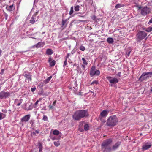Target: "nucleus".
<instances>
[{
  "label": "nucleus",
  "instance_id": "obj_12",
  "mask_svg": "<svg viewBox=\"0 0 152 152\" xmlns=\"http://www.w3.org/2000/svg\"><path fill=\"white\" fill-rule=\"evenodd\" d=\"M103 152H111L113 149L110 146L102 148Z\"/></svg>",
  "mask_w": 152,
  "mask_h": 152
},
{
  "label": "nucleus",
  "instance_id": "obj_44",
  "mask_svg": "<svg viewBox=\"0 0 152 152\" xmlns=\"http://www.w3.org/2000/svg\"><path fill=\"white\" fill-rule=\"evenodd\" d=\"M53 133H60V132L56 130H55L53 131Z\"/></svg>",
  "mask_w": 152,
  "mask_h": 152
},
{
  "label": "nucleus",
  "instance_id": "obj_33",
  "mask_svg": "<svg viewBox=\"0 0 152 152\" xmlns=\"http://www.w3.org/2000/svg\"><path fill=\"white\" fill-rule=\"evenodd\" d=\"M79 49L80 50L82 51H84L85 50V47L83 46H81L79 48Z\"/></svg>",
  "mask_w": 152,
  "mask_h": 152
},
{
  "label": "nucleus",
  "instance_id": "obj_5",
  "mask_svg": "<svg viewBox=\"0 0 152 152\" xmlns=\"http://www.w3.org/2000/svg\"><path fill=\"white\" fill-rule=\"evenodd\" d=\"M10 94L9 92L2 91L0 92V99H2L8 98L10 96Z\"/></svg>",
  "mask_w": 152,
  "mask_h": 152
},
{
  "label": "nucleus",
  "instance_id": "obj_47",
  "mask_svg": "<svg viewBox=\"0 0 152 152\" xmlns=\"http://www.w3.org/2000/svg\"><path fill=\"white\" fill-rule=\"evenodd\" d=\"M36 88L35 87H34L31 88V91L32 92H34L36 90Z\"/></svg>",
  "mask_w": 152,
  "mask_h": 152
},
{
  "label": "nucleus",
  "instance_id": "obj_42",
  "mask_svg": "<svg viewBox=\"0 0 152 152\" xmlns=\"http://www.w3.org/2000/svg\"><path fill=\"white\" fill-rule=\"evenodd\" d=\"M71 54L70 53H68L66 56L65 57V58L66 59H67L69 58V57L70 56Z\"/></svg>",
  "mask_w": 152,
  "mask_h": 152
},
{
  "label": "nucleus",
  "instance_id": "obj_61",
  "mask_svg": "<svg viewBox=\"0 0 152 152\" xmlns=\"http://www.w3.org/2000/svg\"><path fill=\"white\" fill-rule=\"evenodd\" d=\"M76 64H75L73 65V66H76Z\"/></svg>",
  "mask_w": 152,
  "mask_h": 152
},
{
  "label": "nucleus",
  "instance_id": "obj_31",
  "mask_svg": "<svg viewBox=\"0 0 152 152\" xmlns=\"http://www.w3.org/2000/svg\"><path fill=\"white\" fill-rule=\"evenodd\" d=\"M54 145L56 147L58 146L60 144L59 141L57 142H54Z\"/></svg>",
  "mask_w": 152,
  "mask_h": 152
},
{
  "label": "nucleus",
  "instance_id": "obj_48",
  "mask_svg": "<svg viewBox=\"0 0 152 152\" xmlns=\"http://www.w3.org/2000/svg\"><path fill=\"white\" fill-rule=\"evenodd\" d=\"M121 72H119L117 74V75L119 77H121Z\"/></svg>",
  "mask_w": 152,
  "mask_h": 152
},
{
  "label": "nucleus",
  "instance_id": "obj_9",
  "mask_svg": "<svg viewBox=\"0 0 152 152\" xmlns=\"http://www.w3.org/2000/svg\"><path fill=\"white\" fill-rule=\"evenodd\" d=\"M107 78L111 83L116 84L118 82V80L115 77L113 78L111 77H109Z\"/></svg>",
  "mask_w": 152,
  "mask_h": 152
},
{
  "label": "nucleus",
  "instance_id": "obj_38",
  "mask_svg": "<svg viewBox=\"0 0 152 152\" xmlns=\"http://www.w3.org/2000/svg\"><path fill=\"white\" fill-rule=\"evenodd\" d=\"M98 81L97 80H95V81L92 82L91 83V85H93L94 84H98Z\"/></svg>",
  "mask_w": 152,
  "mask_h": 152
},
{
  "label": "nucleus",
  "instance_id": "obj_18",
  "mask_svg": "<svg viewBox=\"0 0 152 152\" xmlns=\"http://www.w3.org/2000/svg\"><path fill=\"white\" fill-rule=\"evenodd\" d=\"M84 6V4H80L77 5L75 6L74 7V10L76 11H78L80 10V6L82 7H83Z\"/></svg>",
  "mask_w": 152,
  "mask_h": 152
},
{
  "label": "nucleus",
  "instance_id": "obj_6",
  "mask_svg": "<svg viewBox=\"0 0 152 152\" xmlns=\"http://www.w3.org/2000/svg\"><path fill=\"white\" fill-rule=\"evenodd\" d=\"M61 134H50V136L53 140L59 139L61 136Z\"/></svg>",
  "mask_w": 152,
  "mask_h": 152
},
{
  "label": "nucleus",
  "instance_id": "obj_36",
  "mask_svg": "<svg viewBox=\"0 0 152 152\" xmlns=\"http://www.w3.org/2000/svg\"><path fill=\"white\" fill-rule=\"evenodd\" d=\"M91 18H92V19L94 21H97V19L95 15L93 16Z\"/></svg>",
  "mask_w": 152,
  "mask_h": 152
},
{
  "label": "nucleus",
  "instance_id": "obj_1",
  "mask_svg": "<svg viewBox=\"0 0 152 152\" xmlns=\"http://www.w3.org/2000/svg\"><path fill=\"white\" fill-rule=\"evenodd\" d=\"M87 110H81L76 111L72 115L73 119L75 120L79 121L81 118L88 116Z\"/></svg>",
  "mask_w": 152,
  "mask_h": 152
},
{
  "label": "nucleus",
  "instance_id": "obj_63",
  "mask_svg": "<svg viewBox=\"0 0 152 152\" xmlns=\"http://www.w3.org/2000/svg\"><path fill=\"white\" fill-rule=\"evenodd\" d=\"M77 2H79V1H78V0Z\"/></svg>",
  "mask_w": 152,
  "mask_h": 152
},
{
  "label": "nucleus",
  "instance_id": "obj_60",
  "mask_svg": "<svg viewBox=\"0 0 152 152\" xmlns=\"http://www.w3.org/2000/svg\"><path fill=\"white\" fill-rule=\"evenodd\" d=\"M17 101H18V99H16L15 100V102H16Z\"/></svg>",
  "mask_w": 152,
  "mask_h": 152
},
{
  "label": "nucleus",
  "instance_id": "obj_37",
  "mask_svg": "<svg viewBox=\"0 0 152 152\" xmlns=\"http://www.w3.org/2000/svg\"><path fill=\"white\" fill-rule=\"evenodd\" d=\"M135 4V5H134V7H137L138 8V10L140 9L141 8V7L140 6L136 4Z\"/></svg>",
  "mask_w": 152,
  "mask_h": 152
},
{
  "label": "nucleus",
  "instance_id": "obj_2",
  "mask_svg": "<svg viewBox=\"0 0 152 152\" xmlns=\"http://www.w3.org/2000/svg\"><path fill=\"white\" fill-rule=\"evenodd\" d=\"M118 120L115 115H112L109 117L107 120L106 124L109 126H114L118 123Z\"/></svg>",
  "mask_w": 152,
  "mask_h": 152
},
{
  "label": "nucleus",
  "instance_id": "obj_41",
  "mask_svg": "<svg viewBox=\"0 0 152 152\" xmlns=\"http://www.w3.org/2000/svg\"><path fill=\"white\" fill-rule=\"evenodd\" d=\"M67 59L65 58V60L64 62V66H66L67 64Z\"/></svg>",
  "mask_w": 152,
  "mask_h": 152
},
{
  "label": "nucleus",
  "instance_id": "obj_40",
  "mask_svg": "<svg viewBox=\"0 0 152 152\" xmlns=\"http://www.w3.org/2000/svg\"><path fill=\"white\" fill-rule=\"evenodd\" d=\"M66 20H62V26H64L65 25V23H66Z\"/></svg>",
  "mask_w": 152,
  "mask_h": 152
},
{
  "label": "nucleus",
  "instance_id": "obj_54",
  "mask_svg": "<svg viewBox=\"0 0 152 152\" xmlns=\"http://www.w3.org/2000/svg\"><path fill=\"white\" fill-rule=\"evenodd\" d=\"M39 102V100H37L35 103V105L36 106L38 103Z\"/></svg>",
  "mask_w": 152,
  "mask_h": 152
},
{
  "label": "nucleus",
  "instance_id": "obj_34",
  "mask_svg": "<svg viewBox=\"0 0 152 152\" xmlns=\"http://www.w3.org/2000/svg\"><path fill=\"white\" fill-rule=\"evenodd\" d=\"M38 148L39 149H42V144L40 142H39L38 143Z\"/></svg>",
  "mask_w": 152,
  "mask_h": 152
},
{
  "label": "nucleus",
  "instance_id": "obj_51",
  "mask_svg": "<svg viewBox=\"0 0 152 152\" xmlns=\"http://www.w3.org/2000/svg\"><path fill=\"white\" fill-rule=\"evenodd\" d=\"M48 107H49V108L50 109H53V106L51 105H50Z\"/></svg>",
  "mask_w": 152,
  "mask_h": 152
},
{
  "label": "nucleus",
  "instance_id": "obj_27",
  "mask_svg": "<svg viewBox=\"0 0 152 152\" xmlns=\"http://www.w3.org/2000/svg\"><path fill=\"white\" fill-rule=\"evenodd\" d=\"M5 116L6 115L5 114L2 113H0V120L4 118Z\"/></svg>",
  "mask_w": 152,
  "mask_h": 152
},
{
  "label": "nucleus",
  "instance_id": "obj_23",
  "mask_svg": "<svg viewBox=\"0 0 152 152\" xmlns=\"http://www.w3.org/2000/svg\"><path fill=\"white\" fill-rule=\"evenodd\" d=\"M125 6L124 4H118L115 6V8L116 9H118L121 7H123Z\"/></svg>",
  "mask_w": 152,
  "mask_h": 152
},
{
  "label": "nucleus",
  "instance_id": "obj_43",
  "mask_svg": "<svg viewBox=\"0 0 152 152\" xmlns=\"http://www.w3.org/2000/svg\"><path fill=\"white\" fill-rule=\"evenodd\" d=\"M81 67L82 68V69H83V71L86 68L85 66L84 65L82 64L81 66Z\"/></svg>",
  "mask_w": 152,
  "mask_h": 152
},
{
  "label": "nucleus",
  "instance_id": "obj_4",
  "mask_svg": "<svg viewBox=\"0 0 152 152\" xmlns=\"http://www.w3.org/2000/svg\"><path fill=\"white\" fill-rule=\"evenodd\" d=\"M112 142L111 139H108L104 140L101 144L102 148L110 146V145Z\"/></svg>",
  "mask_w": 152,
  "mask_h": 152
},
{
  "label": "nucleus",
  "instance_id": "obj_32",
  "mask_svg": "<svg viewBox=\"0 0 152 152\" xmlns=\"http://www.w3.org/2000/svg\"><path fill=\"white\" fill-rule=\"evenodd\" d=\"M82 61H83V63L84 64H85L86 65H87V64H88V63L86 61V60L85 59V58H83L82 59Z\"/></svg>",
  "mask_w": 152,
  "mask_h": 152
},
{
  "label": "nucleus",
  "instance_id": "obj_22",
  "mask_svg": "<svg viewBox=\"0 0 152 152\" xmlns=\"http://www.w3.org/2000/svg\"><path fill=\"white\" fill-rule=\"evenodd\" d=\"M24 76L26 77L28 80L31 81L32 80L31 75L29 74H25L24 75Z\"/></svg>",
  "mask_w": 152,
  "mask_h": 152
},
{
  "label": "nucleus",
  "instance_id": "obj_49",
  "mask_svg": "<svg viewBox=\"0 0 152 152\" xmlns=\"http://www.w3.org/2000/svg\"><path fill=\"white\" fill-rule=\"evenodd\" d=\"M4 16H5V19H6V20H7V17H8V15L7 13H4Z\"/></svg>",
  "mask_w": 152,
  "mask_h": 152
},
{
  "label": "nucleus",
  "instance_id": "obj_24",
  "mask_svg": "<svg viewBox=\"0 0 152 152\" xmlns=\"http://www.w3.org/2000/svg\"><path fill=\"white\" fill-rule=\"evenodd\" d=\"M52 77V76H50L44 80V83L45 84L48 83Z\"/></svg>",
  "mask_w": 152,
  "mask_h": 152
},
{
  "label": "nucleus",
  "instance_id": "obj_57",
  "mask_svg": "<svg viewBox=\"0 0 152 152\" xmlns=\"http://www.w3.org/2000/svg\"><path fill=\"white\" fill-rule=\"evenodd\" d=\"M66 39V38H64L63 39H61L62 40H65V39Z\"/></svg>",
  "mask_w": 152,
  "mask_h": 152
},
{
  "label": "nucleus",
  "instance_id": "obj_62",
  "mask_svg": "<svg viewBox=\"0 0 152 152\" xmlns=\"http://www.w3.org/2000/svg\"><path fill=\"white\" fill-rule=\"evenodd\" d=\"M142 134V133H141L140 134V135H141Z\"/></svg>",
  "mask_w": 152,
  "mask_h": 152
},
{
  "label": "nucleus",
  "instance_id": "obj_58",
  "mask_svg": "<svg viewBox=\"0 0 152 152\" xmlns=\"http://www.w3.org/2000/svg\"><path fill=\"white\" fill-rule=\"evenodd\" d=\"M83 123V122H80V125H81V124H82V123Z\"/></svg>",
  "mask_w": 152,
  "mask_h": 152
},
{
  "label": "nucleus",
  "instance_id": "obj_21",
  "mask_svg": "<svg viewBox=\"0 0 152 152\" xmlns=\"http://www.w3.org/2000/svg\"><path fill=\"white\" fill-rule=\"evenodd\" d=\"M107 41L109 44H112L114 42L113 39L111 37L108 38L107 39Z\"/></svg>",
  "mask_w": 152,
  "mask_h": 152
},
{
  "label": "nucleus",
  "instance_id": "obj_35",
  "mask_svg": "<svg viewBox=\"0 0 152 152\" xmlns=\"http://www.w3.org/2000/svg\"><path fill=\"white\" fill-rule=\"evenodd\" d=\"M42 120L45 121H47L48 120V117L44 115L43 118H42Z\"/></svg>",
  "mask_w": 152,
  "mask_h": 152
},
{
  "label": "nucleus",
  "instance_id": "obj_53",
  "mask_svg": "<svg viewBox=\"0 0 152 152\" xmlns=\"http://www.w3.org/2000/svg\"><path fill=\"white\" fill-rule=\"evenodd\" d=\"M150 23H152V18L148 22V24H149Z\"/></svg>",
  "mask_w": 152,
  "mask_h": 152
},
{
  "label": "nucleus",
  "instance_id": "obj_25",
  "mask_svg": "<svg viewBox=\"0 0 152 152\" xmlns=\"http://www.w3.org/2000/svg\"><path fill=\"white\" fill-rule=\"evenodd\" d=\"M89 129V126L88 124H86L84 126V129L86 131L88 130Z\"/></svg>",
  "mask_w": 152,
  "mask_h": 152
},
{
  "label": "nucleus",
  "instance_id": "obj_39",
  "mask_svg": "<svg viewBox=\"0 0 152 152\" xmlns=\"http://www.w3.org/2000/svg\"><path fill=\"white\" fill-rule=\"evenodd\" d=\"M23 101V99H21L20 100V102L16 104L17 106H19L20 105V104L22 102V101Z\"/></svg>",
  "mask_w": 152,
  "mask_h": 152
},
{
  "label": "nucleus",
  "instance_id": "obj_19",
  "mask_svg": "<svg viewBox=\"0 0 152 152\" xmlns=\"http://www.w3.org/2000/svg\"><path fill=\"white\" fill-rule=\"evenodd\" d=\"M13 5L10 6L7 5L6 7V9L9 11L11 12L13 10Z\"/></svg>",
  "mask_w": 152,
  "mask_h": 152
},
{
  "label": "nucleus",
  "instance_id": "obj_26",
  "mask_svg": "<svg viewBox=\"0 0 152 152\" xmlns=\"http://www.w3.org/2000/svg\"><path fill=\"white\" fill-rule=\"evenodd\" d=\"M55 61L54 60H53L50 63V66H53L55 65Z\"/></svg>",
  "mask_w": 152,
  "mask_h": 152
},
{
  "label": "nucleus",
  "instance_id": "obj_45",
  "mask_svg": "<svg viewBox=\"0 0 152 152\" xmlns=\"http://www.w3.org/2000/svg\"><path fill=\"white\" fill-rule=\"evenodd\" d=\"M38 12V11H37V12H35L34 14V15H33L32 16H34V17L35 18L36 16L37 15Z\"/></svg>",
  "mask_w": 152,
  "mask_h": 152
},
{
  "label": "nucleus",
  "instance_id": "obj_59",
  "mask_svg": "<svg viewBox=\"0 0 152 152\" xmlns=\"http://www.w3.org/2000/svg\"><path fill=\"white\" fill-rule=\"evenodd\" d=\"M151 92H152V87H151Z\"/></svg>",
  "mask_w": 152,
  "mask_h": 152
},
{
  "label": "nucleus",
  "instance_id": "obj_30",
  "mask_svg": "<svg viewBox=\"0 0 152 152\" xmlns=\"http://www.w3.org/2000/svg\"><path fill=\"white\" fill-rule=\"evenodd\" d=\"M100 74V71L99 70H96L95 71L94 75L98 76Z\"/></svg>",
  "mask_w": 152,
  "mask_h": 152
},
{
  "label": "nucleus",
  "instance_id": "obj_46",
  "mask_svg": "<svg viewBox=\"0 0 152 152\" xmlns=\"http://www.w3.org/2000/svg\"><path fill=\"white\" fill-rule=\"evenodd\" d=\"M52 59L51 57H50L48 60V62L49 63H50V62H51L52 60Z\"/></svg>",
  "mask_w": 152,
  "mask_h": 152
},
{
  "label": "nucleus",
  "instance_id": "obj_13",
  "mask_svg": "<svg viewBox=\"0 0 152 152\" xmlns=\"http://www.w3.org/2000/svg\"><path fill=\"white\" fill-rule=\"evenodd\" d=\"M44 42H39L34 45V46L36 48H39L42 47L45 45Z\"/></svg>",
  "mask_w": 152,
  "mask_h": 152
},
{
  "label": "nucleus",
  "instance_id": "obj_56",
  "mask_svg": "<svg viewBox=\"0 0 152 152\" xmlns=\"http://www.w3.org/2000/svg\"><path fill=\"white\" fill-rule=\"evenodd\" d=\"M39 152H43L42 151V149H39Z\"/></svg>",
  "mask_w": 152,
  "mask_h": 152
},
{
  "label": "nucleus",
  "instance_id": "obj_55",
  "mask_svg": "<svg viewBox=\"0 0 152 152\" xmlns=\"http://www.w3.org/2000/svg\"><path fill=\"white\" fill-rule=\"evenodd\" d=\"M30 123L31 124H32L33 125L34 124V122H33V121L31 120L30 121Z\"/></svg>",
  "mask_w": 152,
  "mask_h": 152
},
{
  "label": "nucleus",
  "instance_id": "obj_52",
  "mask_svg": "<svg viewBox=\"0 0 152 152\" xmlns=\"http://www.w3.org/2000/svg\"><path fill=\"white\" fill-rule=\"evenodd\" d=\"M56 103V101L55 100L53 102V105L54 106H55Z\"/></svg>",
  "mask_w": 152,
  "mask_h": 152
},
{
  "label": "nucleus",
  "instance_id": "obj_28",
  "mask_svg": "<svg viewBox=\"0 0 152 152\" xmlns=\"http://www.w3.org/2000/svg\"><path fill=\"white\" fill-rule=\"evenodd\" d=\"M145 31L147 32H150L152 31V27H149L146 28Z\"/></svg>",
  "mask_w": 152,
  "mask_h": 152
},
{
  "label": "nucleus",
  "instance_id": "obj_10",
  "mask_svg": "<svg viewBox=\"0 0 152 152\" xmlns=\"http://www.w3.org/2000/svg\"><path fill=\"white\" fill-rule=\"evenodd\" d=\"M152 144L151 142H145L142 145V148L143 150H146L150 148Z\"/></svg>",
  "mask_w": 152,
  "mask_h": 152
},
{
  "label": "nucleus",
  "instance_id": "obj_20",
  "mask_svg": "<svg viewBox=\"0 0 152 152\" xmlns=\"http://www.w3.org/2000/svg\"><path fill=\"white\" fill-rule=\"evenodd\" d=\"M53 53L52 50L50 49H48L46 51V54L48 55H50Z\"/></svg>",
  "mask_w": 152,
  "mask_h": 152
},
{
  "label": "nucleus",
  "instance_id": "obj_50",
  "mask_svg": "<svg viewBox=\"0 0 152 152\" xmlns=\"http://www.w3.org/2000/svg\"><path fill=\"white\" fill-rule=\"evenodd\" d=\"M80 72V73H82L83 71V69H82H82H80L79 70H78Z\"/></svg>",
  "mask_w": 152,
  "mask_h": 152
},
{
  "label": "nucleus",
  "instance_id": "obj_29",
  "mask_svg": "<svg viewBox=\"0 0 152 152\" xmlns=\"http://www.w3.org/2000/svg\"><path fill=\"white\" fill-rule=\"evenodd\" d=\"M73 7L72 6L70 8V11L69 13V15H72L73 13Z\"/></svg>",
  "mask_w": 152,
  "mask_h": 152
},
{
  "label": "nucleus",
  "instance_id": "obj_8",
  "mask_svg": "<svg viewBox=\"0 0 152 152\" xmlns=\"http://www.w3.org/2000/svg\"><path fill=\"white\" fill-rule=\"evenodd\" d=\"M31 115L30 114L26 115L23 117L20 120V124H23L24 122H28L30 119Z\"/></svg>",
  "mask_w": 152,
  "mask_h": 152
},
{
  "label": "nucleus",
  "instance_id": "obj_17",
  "mask_svg": "<svg viewBox=\"0 0 152 152\" xmlns=\"http://www.w3.org/2000/svg\"><path fill=\"white\" fill-rule=\"evenodd\" d=\"M108 114V112L106 110H104L101 112L100 115L102 117H104L106 116Z\"/></svg>",
  "mask_w": 152,
  "mask_h": 152
},
{
  "label": "nucleus",
  "instance_id": "obj_7",
  "mask_svg": "<svg viewBox=\"0 0 152 152\" xmlns=\"http://www.w3.org/2000/svg\"><path fill=\"white\" fill-rule=\"evenodd\" d=\"M147 34L144 31H140L137 35V37L140 39H142L147 36Z\"/></svg>",
  "mask_w": 152,
  "mask_h": 152
},
{
  "label": "nucleus",
  "instance_id": "obj_15",
  "mask_svg": "<svg viewBox=\"0 0 152 152\" xmlns=\"http://www.w3.org/2000/svg\"><path fill=\"white\" fill-rule=\"evenodd\" d=\"M120 144L121 142H117L115 144L113 145L112 148L113 150H115L117 149L120 145Z\"/></svg>",
  "mask_w": 152,
  "mask_h": 152
},
{
  "label": "nucleus",
  "instance_id": "obj_11",
  "mask_svg": "<svg viewBox=\"0 0 152 152\" xmlns=\"http://www.w3.org/2000/svg\"><path fill=\"white\" fill-rule=\"evenodd\" d=\"M149 9L147 7H145L142 9L141 13L142 15H145L149 13Z\"/></svg>",
  "mask_w": 152,
  "mask_h": 152
},
{
  "label": "nucleus",
  "instance_id": "obj_3",
  "mask_svg": "<svg viewBox=\"0 0 152 152\" xmlns=\"http://www.w3.org/2000/svg\"><path fill=\"white\" fill-rule=\"evenodd\" d=\"M152 75V72H144L142 73L140 79L142 81L146 80L149 78V77Z\"/></svg>",
  "mask_w": 152,
  "mask_h": 152
},
{
  "label": "nucleus",
  "instance_id": "obj_14",
  "mask_svg": "<svg viewBox=\"0 0 152 152\" xmlns=\"http://www.w3.org/2000/svg\"><path fill=\"white\" fill-rule=\"evenodd\" d=\"M95 71V67L94 66H92L90 72V75L91 76H92L94 75Z\"/></svg>",
  "mask_w": 152,
  "mask_h": 152
},
{
  "label": "nucleus",
  "instance_id": "obj_64",
  "mask_svg": "<svg viewBox=\"0 0 152 152\" xmlns=\"http://www.w3.org/2000/svg\"><path fill=\"white\" fill-rule=\"evenodd\" d=\"M130 53V52H129V55Z\"/></svg>",
  "mask_w": 152,
  "mask_h": 152
},
{
  "label": "nucleus",
  "instance_id": "obj_16",
  "mask_svg": "<svg viewBox=\"0 0 152 152\" xmlns=\"http://www.w3.org/2000/svg\"><path fill=\"white\" fill-rule=\"evenodd\" d=\"M38 20H36V18H35L34 16H32L29 20V23L32 24H33L36 21H37Z\"/></svg>",
  "mask_w": 152,
  "mask_h": 152
}]
</instances>
